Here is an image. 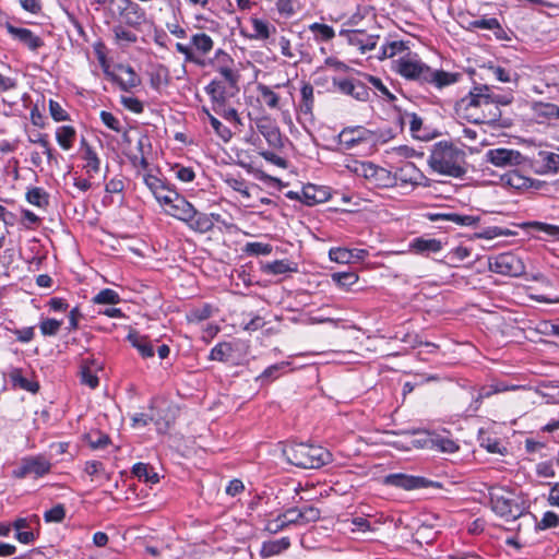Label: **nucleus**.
Returning a JSON list of instances; mask_svg holds the SVG:
<instances>
[{"instance_id":"nucleus-50","label":"nucleus","mask_w":559,"mask_h":559,"mask_svg":"<svg viewBox=\"0 0 559 559\" xmlns=\"http://www.w3.org/2000/svg\"><path fill=\"white\" fill-rule=\"evenodd\" d=\"M88 444L93 449H103L110 443L108 435L102 433L100 431H93L85 436Z\"/></svg>"},{"instance_id":"nucleus-21","label":"nucleus","mask_w":559,"mask_h":559,"mask_svg":"<svg viewBox=\"0 0 559 559\" xmlns=\"http://www.w3.org/2000/svg\"><path fill=\"white\" fill-rule=\"evenodd\" d=\"M144 183L152 191L159 203L168 204L175 191L168 190L162 179L153 175L144 176Z\"/></svg>"},{"instance_id":"nucleus-14","label":"nucleus","mask_w":559,"mask_h":559,"mask_svg":"<svg viewBox=\"0 0 559 559\" xmlns=\"http://www.w3.org/2000/svg\"><path fill=\"white\" fill-rule=\"evenodd\" d=\"M341 142L346 146V148H353L359 143L367 142L371 143L373 138V131L368 130L361 126L358 127H348L343 129L340 133Z\"/></svg>"},{"instance_id":"nucleus-19","label":"nucleus","mask_w":559,"mask_h":559,"mask_svg":"<svg viewBox=\"0 0 559 559\" xmlns=\"http://www.w3.org/2000/svg\"><path fill=\"white\" fill-rule=\"evenodd\" d=\"M302 203L312 206L328 201L331 197L330 190L325 186L308 183L302 187Z\"/></svg>"},{"instance_id":"nucleus-23","label":"nucleus","mask_w":559,"mask_h":559,"mask_svg":"<svg viewBox=\"0 0 559 559\" xmlns=\"http://www.w3.org/2000/svg\"><path fill=\"white\" fill-rule=\"evenodd\" d=\"M145 147L151 148L150 138L145 134H141L136 141V153L127 154L129 160L134 167L140 166L143 169L148 167V162L146 159L147 152Z\"/></svg>"},{"instance_id":"nucleus-47","label":"nucleus","mask_w":559,"mask_h":559,"mask_svg":"<svg viewBox=\"0 0 559 559\" xmlns=\"http://www.w3.org/2000/svg\"><path fill=\"white\" fill-rule=\"evenodd\" d=\"M62 325L61 320L57 319H44L39 322V329L44 336H53L56 335Z\"/></svg>"},{"instance_id":"nucleus-63","label":"nucleus","mask_w":559,"mask_h":559,"mask_svg":"<svg viewBox=\"0 0 559 559\" xmlns=\"http://www.w3.org/2000/svg\"><path fill=\"white\" fill-rule=\"evenodd\" d=\"M193 51L197 50L201 53H206L213 48L211 37H192Z\"/></svg>"},{"instance_id":"nucleus-24","label":"nucleus","mask_w":559,"mask_h":559,"mask_svg":"<svg viewBox=\"0 0 559 559\" xmlns=\"http://www.w3.org/2000/svg\"><path fill=\"white\" fill-rule=\"evenodd\" d=\"M468 31L474 32L477 29L492 31L495 35H506L501 28L500 22L497 17L483 15L469 22Z\"/></svg>"},{"instance_id":"nucleus-39","label":"nucleus","mask_w":559,"mask_h":559,"mask_svg":"<svg viewBox=\"0 0 559 559\" xmlns=\"http://www.w3.org/2000/svg\"><path fill=\"white\" fill-rule=\"evenodd\" d=\"M121 298L117 292L110 288L102 289L93 297V302L97 305H117Z\"/></svg>"},{"instance_id":"nucleus-36","label":"nucleus","mask_w":559,"mask_h":559,"mask_svg":"<svg viewBox=\"0 0 559 559\" xmlns=\"http://www.w3.org/2000/svg\"><path fill=\"white\" fill-rule=\"evenodd\" d=\"M26 200L31 204L41 209H46L49 205V194L39 187L29 189L26 192Z\"/></svg>"},{"instance_id":"nucleus-17","label":"nucleus","mask_w":559,"mask_h":559,"mask_svg":"<svg viewBox=\"0 0 559 559\" xmlns=\"http://www.w3.org/2000/svg\"><path fill=\"white\" fill-rule=\"evenodd\" d=\"M233 90L225 80H213L206 87L205 92L211 97L212 107H221V103L225 104L227 98L233 96Z\"/></svg>"},{"instance_id":"nucleus-43","label":"nucleus","mask_w":559,"mask_h":559,"mask_svg":"<svg viewBox=\"0 0 559 559\" xmlns=\"http://www.w3.org/2000/svg\"><path fill=\"white\" fill-rule=\"evenodd\" d=\"M82 158L86 162L84 168L87 173H98L100 169V159L93 147H86V152L82 154Z\"/></svg>"},{"instance_id":"nucleus-48","label":"nucleus","mask_w":559,"mask_h":559,"mask_svg":"<svg viewBox=\"0 0 559 559\" xmlns=\"http://www.w3.org/2000/svg\"><path fill=\"white\" fill-rule=\"evenodd\" d=\"M416 542L419 544H430L435 540L437 532L431 526L421 524L414 534Z\"/></svg>"},{"instance_id":"nucleus-26","label":"nucleus","mask_w":559,"mask_h":559,"mask_svg":"<svg viewBox=\"0 0 559 559\" xmlns=\"http://www.w3.org/2000/svg\"><path fill=\"white\" fill-rule=\"evenodd\" d=\"M127 340L138 349L143 358H151L154 356V348L147 336L141 335L136 331H131L128 334Z\"/></svg>"},{"instance_id":"nucleus-54","label":"nucleus","mask_w":559,"mask_h":559,"mask_svg":"<svg viewBox=\"0 0 559 559\" xmlns=\"http://www.w3.org/2000/svg\"><path fill=\"white\" fill-rule=\"evenodd\" d=\"M435 440V449L447 452V453H454L459 450V445L451 439L443 438L440 436H433Z\"/></svg>"},{"instance_id":"nucleus-18","label":"nucleus","mask_w":559,"mask_h":559,"mask_svg":"<svg viewBox=\"0 0 559 559\" xmlns=\"http://www.w3.org/2000/svg\"><path fill=\"white\" fill-rule=\"evenodd\" d=\"M167 205H170V215L185 222L186 224L191 221L192 215L195 214V207L183 197H180L177 192L174 193L170 203Z\"/></svg>"},{"instance_id":"nucleus-44","label":"nucleus","mask_w":559,"mask_h":559,"mask_svg":"<svg viewBox=\"0 0 559 559\" xmlns=\"http://www.w3.org/2000/svg\"><path fill=\"white\" fill-rule=\"evenodd\" d=\"M408 49H409V47L406 41H403V40L392 41L382 47V55L379 58L380 59L392 58L395 55H397L402 51L408 50Z\"/></svg>"},{"instance_id":"nucleus-1","label":"nucleus","mask_w":559,"mask_h":559,"mask_svg":"<svg viewBox=\"0 0 559 559\" xmlns=\"http://www.w3.org/2000/svg\"><path fill=\"white\" fill-rule=\"evenodd\" d=\"M455 114L459 118L475 124L495 126L501 118V110L490 102V86L475 85L469 93L456 102Z\"/></svg>"},{"instance_id":"nucleus-2","label":"nucleus","mask_w":559,"mask_h":559,"mask_svg":"<svg viewBox=\"0 0 559 559\" xmlns=\"http://www.w3.org/2000/svg\"><path fill=\"white\" fill-rule=\"evenodd\" d=\"M395 71L405 80L414 81L420 85L430 84L437 88H443L454 84L461 78L460 73L433 70L419 59H414L409 53L395 61Z\"/></svg>"},{"instance_id":"nucleus-32","label":"nucleus","mask_w":559,"mask_h":559,"mask_svg":"<svg viewBox=\"0 0 559 559\" xmlns=\"http://www.w3.org/2000/svg\"><path fill=\"white\" fill-rule=\"evenodd\" d=\"M94 51L105 75L108 76L111 81H118V76L110 71V64L107 58V47L102 40H98L94 44Z\"/></svg>"},{"instance_id":"nucleus-62","label":"nucleus","mask_w":559,"mask_h":559,"mask_svg":"<svg viewBox=\"0 0 559 559\" xmlns=\"http://www.w3.org/2000/svg\"><path fill=\"white\" fill-rule=\"evenodd\" d=\"M506 183L512 188L521 189L526 186L527 178L521 176L518 171H512L502 177Z\"/></svg>"},{"instance_id":"nucleus-61","label":"nucleus","mask_w":559,"mask_h":559,"mask_svg":"<svg viewBox=\"0 0 559 559\" xmlns=\"http://www.w3.org/2000/svg\"><path fill=\"white\" fill-rule=\"evenodd\" d=\"M479 216L462 215L457 213H450V222L461 226H473L479 222Z\"/></svg>"},{"instance_id":"nucleus-33","label":"nucleus","mask_w":559,"mask_h":559,"mask_svg":"<svg viewBox=\"0 0 559 559\" xmlns=\"http://www.w3.org/2000/svg\"><path fill=\"white\" fill-rule=\"evenodd\" d=\"M10 379H11V382L14 386H17L22 390H25L27 392H31V393H37L38 390H39V383L36 382V381H31L28 379H26L23 374H22V370L21 369H13L11 372H10Z\"/></svg>"},{"instance_id":"nucleus-64","label":"nucleus","mask_w":559,"mask_h":559,"mask_svg":"<svg viewBox=\"0 0 559 559\" xmlns=\"http://www.w3.org/2000/svg\"><path fill=\"white\" fill-rule=\"evenodd\" d=\"M480 444L484 447L489 453H500L503 451L500 448V442L497 438L491 437H480Z\"/></svg>"},{"instance_id":"nucleus-55","label":"nucleus","mask_w":559,"mask_h":559,"mask_svg":"<svg viewBox=\"0 0 559 559\" xmlns=\"http://www.w3.org/2000/svg\"><path fill=\"white\" fill-rule=\"evenodd\" d=\"M212 109L215 111V114L219 115L221 117H223L225 120L227 121H234L238 124H241V120L237 114V110L235 108H229L226 106V103L225 104H222L221 103V107L218 109V107H212Z\"/></svg>"},{"instance_id":"nucleus-59","label":"nucleus","mask_w":559,"mask_h":559,"mask_svg":"<svg viewBox=\"0 0 559 559\" xmlns=\"http://www.w3.org/2000/svg\"><path fill=\"white\" fill-rule=\"evenodd\" d=\"M225 182L235 191L241 193L243 197H249L247 182L241 177H227Z\"/></svg>"},{"instance_id":"nucleus-4","label":"nucleus","mask_w":559,"mask_h":559,"mask_svg":"<svg viewBox=\"0 0 559 559\" xmlns=\"http://www.w3.org/2000/svg\"><path fill=\"white\" fill-rule=\"evenodd\" d=\"M287 462L299 468H320L332 462V453L318 444L292 442L283 448Z\"/></svg>"},{"instance_id":"nucleus-8","label":"nucleus","mask_w":559,"mask_h":559,"mask_svg":"<svg viewBox=\"0 0 559 559\" xmlns=\"http://www.w3.org/2000/svg\"><path fill=\"white\" fill-rule=\"evenodd\" d=\"M332 84L338 93L350 96L358 102H368L370 98V88L364 80L352 76H333Z\"/></svg>"},{"instance_id":"nucleus-42","label":"nucleus","mask_w":559,"mask_h":559,"mask_svg":"<svg viewBox=\"0 0 559 559\" xmlns=\"http://www.w3.org/2000/svg\"><path fill=\"white\" fill-rule=\"evenodd\" d=\"M90 360L83 359L81 365V382L88 385L91 389H95L99 384L98 377L93 373L88 366Z\"/></svg>"},{"instance_id":"nucleus-46","label":"nucleus","mask_w":559,"mask_h":559,"mask_svg":"<svg viewBox=\"0 0 559 559\" xmlns=\"http://www.w3.org/2000/svg\"><path fill=\"white\" fill-rule=\"evenodd\" d=\"M282 53L288 58H297V57H309V52L306 50L299 49L297 46L292 45L290 40L286 37H282L281 40Z\"/></svg>"},{"instance_id":"nucleus-52","label":"nucleus","mask_w":559,"mask_h":559,"mask_svg":"<svg viewBox=\"0 0 559 559\" xmlns=\"http://www.w3.org/2000/svg\"><path fill=\"white\" fill-rule=\"evenodd\" d=\"M288 362L286 361H282V362H278V364H275V365H272L270 367H267L261 374L258 379H261V380H267V381H272L274 379H276L281 372L288 367Z\"/></svg>"},{"instance_id":"nucleus-6","label":"nucleus","mask_w":559,"mask_h":559,"mask_svg":"<svg viewBox=\"0 0 559 559\" xmlns=\"http://www.w3.org/2000/svg\"><path fill=\"white\" fill-rule=\"evenodd\" d=\"M489 499L492 511L506 521L519 519L526 509L523 500L514 498L512 492H508L502 488H491L489 490Z\"/></svg>"},{"instance_id":"nucleus-40","label":"nucleus","mask_w":559,"mask_h":559,"mask_svg":"<svg viewBox=\"0 0 559 559\" xmlns=\"http://www.w3.org/2000/svg\"><path fill=\"white\" fill-rule=\"evenodd\" d=\"M496 394L492 383L488 385H483L478 389L477 395L473 397V402L471 403L468 411L477 412L485 399H489Z\"/></svg>"},{"instance_id":"nucleus-38","label":"nucleus","mask_w":559,"mask_h":559,"mask_svg":"<svg viewBox=\"0 0 559 559\" xmlns=\"http://www.w3.org/2000/svg\"><path fill=\"white\" fill-rule=\"evenodd\" d=\"M203 111L207 116V119L214 129L215 133L224 141L228 142L233 133L229 128L225 127L216 117H214L206 108H203Z\"/></svg>"},{"instance_id":"nucleus-15","label":"nucleus","mask_w":559,"mask_h":559,"mask_svg":"<svg viewBox=\"0 0 559 559\" xmlns=\"http://www.w3.org/2000/svg\"><path fill=\"white\" fill-rule=\"evenodd\" d=\"M258 131L264 136L270 146L281 148L284 146L280 128L269 118H261L257 121Z\"/></svg>"},{"instance_id":"nucleus-12","label":"nucleus","mask_w":559,"mask_h":559,"mask_svg":"<svg viewBox=\"0 0 559 559\" xmlns=\"http://www.w3.org/2000/svg\"><path fill=\"white\" fill-rule=\"evenodd\" d=\"M212 66L222 75L223 80L228 83L229 87L237 88L239 74L234 70V59L228 53L218 49L215 58L212 60Z\"/></svg>"},{"instance_id":"nucleus-22","label":"nucleus","mask_w":559,"mask_h":559,"mask_svg":"<svg viewBox=\"0 0 559 559\" xmlns=\"http://www.w3.org/2000/svg\"><path fill=\"white\" fill-rule=\"evenodd\" d=\"M442 247L443 246L441 240L436 238L417 237L414 238L409 243V248L412 251H414L417 254L426 255H428L429 253H437L441 251Z\"/></svg>"},{"instance_id":"nucleus-9","label":"nucleus","mask_w":559,"mask_h":559,"mask_svg":"<svg viewBox=\"0 0 559 559\" xmlns=\"http://www.w3.org/2000/svg\"><path fill=\"white\" fill-rule=\"evenodd\" d=\"M383 484L386 486H392L404 490L441 487V484L438 481H433L421 476L407 475L404 473H393L384 476Z\"/></svg>"},{"instance_id":"nucleus-31","label":"nucleus","mask_w":559,"mask_h":559,"mask_svg":"<svg viewBox=\"0 0 559 559\" xmlns=\"http://www.w3.org/2000/svg\"><path fill=\"white\" fill-rule=\"evenodd\" d=\"M150 83L151 86L156 91L160 90L162 86L168 85V68L163 64L154 66L150 72Z\"/></svg>"},{"instance_id":"nucleus-53","label":"nucleus","mask_w":559,"mask_h":559,"mask_svg":"<svg viewBox=\"0 0 559 559\" xmlns=\"http://www.w3.org/2000/svg\"><path fill=\"white\" fill-rule=\"evenodd\" d=\"M535 111L539 117L551 118L559 117V107L550 103H538L535 105Z\"/></svg>"},{"instance_id":"nucleus-10","label":"nucleus","mask_w":559,"mask_h":559,"mask_svg":"<svg viewBox=\"0 0 559 559\" xmlns=\"http://www.w3.org/2000/svg\"><path fill=\"white\" fill-rule=\"evenodd\" d=\"M50 469L51 463L45 456H27L22 459L20 466L13 469L12 475L15 478H24L28 475L38 478L48 474Z\"/></svg>"},{"instance_id":"nucleus-7","label":"nucleus","mask_w":559,"mask_h":559,"mask_svg":"<svg viewBox=\"0 0 559 559\" xmlns=\"http://www.w3.org/2000/svg\"><path fill=\"white\" fill-rule=\"evenodd\" d=\"M489 270L506 276H520L525 272L522 260L512 252H503L488 258Z\"/></svg>"},{"instance_id":"nucleus-28","label":"nucleus","mask_w":559,"mask_h":559,"mask_svg":"<svg viewBox=\"0 0 559 559\" xmlns=\"http://www.w3.org/2000/svg\"><path fill=\"white\" fill-rule=\"evenodd\" d=\"M265 274L280 275L288 272H297V264L288 260H275L261 266Z\"/></svg>"},{"instance_id":"nucleus-30","label":"nucleus","mask_w":559,"mask_h":559,"mask_svg":"<svg viewBox=\"0 0 559 559\" xmlns=\"http://www.w3.org/2000/svg\"><path fill=\"white\" fill-rule=\"evenodd\" d=\"M116 68L119 71H122L128 75V78L126 80L118 76V81H115L116 83L119 84L121 90L129 91L130 88H133V87H136L138 85H140L141 80L131 66H126V64L119 63L116 66Z\"/></svg>"},{"instance_id":"nucleus-25","label":"nucleus","mask_w":559,"mask_h":559,"mask_svg":"<svg viewBox=\"0 0 559 559\" xmlns=\"http://www.w3.org/2000/svg\"><path fill=\"white\" fill-rule=\"evenodd\" d=\"M314 107V95L313 86L309 82H302L300 87V102L298 104V110L305 115L312 117Z\"/></svg>"},{"instance_id":"nucleus-20","label":"nucleus","mask_w":559,"mask_h":559,"mask_svg":"<svg viewBox=\"0 0 559 559\" xmlns=\"http://www.w3.org/2000/svg\"><path fill=\"white\" fill-rule=\"evenodd\" d=\"M221 215L219 214H206L199 212L195 209V214L192 215L191 221L187 223L189 228L192 230L204 234L213 229L214 222H219Z\"/></svg>"},{"instance_id":"nucleus-11","label":"nucleus","mask_w":559,"mask_h":559,"mask_svg":"<svg viewBox=\"0 0 559 559\" xmlns=\"http://www.w3.org/2000/svg\"><path fill=\"white\" fill-rule=\"evenodd\" d=\"M485 158L486 162L502 168L521 165L525 159L519 151L503 147L488 150Z\"/></svg>"},{"instance_id":"nucleus-49","label":"nucleus","mask_w":559,"mask_h":559,"mask_svg":"<svg viewBox=\"0 0 559 559\" xmlns=\"http://www.w3.org/2000/svg\"><path fill=\"white\" fill-rule=\"evenodd\" d=\"M559 525V515L552 511H547L544 513L542 520L536 522L535 530L543 531L547 528L557 527Z\"/></svg>"},{"instance_id":"nucleus-37","label":"nucleus","mask_w":559,"mask_h":559,"mask_svg":"<svg viewBox=\"0 0 559 559\" xmlns=\"http://www.w3.org/2000/svg\"><path fill=\"white\" fill-rule=\"evenodd\" d=\"M233 352L234 348L230 343L221 342L212 348L210 359L226 362L231 358Z\"/></svg>"},{"instance_id":"nucleus-45","label":"nucleus","mask_w":559,"mask_h":559,"mask_svg":"<svg viewBox=\"0 0 559 559\" xmlns=\"http://www.w3.org/2000/svg\"><path fill=\"white\" fill-rule=\"evenodd\" d=\"M329 257L337 263H350L354 259V251L346 248H331Z\"/></svg>"},{"instance_id":"nucleus-13","label":"nucleus","mask_w":559,"mask_h":559,"mask_svg":"<svg viewBox=\"0 0 559 559\" xmlns=\"http://www.w3.org/2000/svg\"><path fill=\"white\" fill-rule=\"evenodd\" d=\"M120 12L121 20L130 25L138 26L145 20V12L139 3L132 0H115Z\"/></svg>"},{"instance_id":"nucleus-5","label":"nucleus","mask_w":559,"mask_h":559,"mask_svg":"<svg viewBox=\"0 0 559 559\" xmlns=\"http://www.w3.org/2000/svg\"><path fill=\"white\" fill-rule=\"evenodd\" d=\"M320 515V510L313 506L289 508L278 514L276 519L267 521L264 531L270 534H276L289 525H305L317 522Z\"/></svg>"},{"instance_id":"nucleus-29","label":"nucleus","mask_w":559,"mask_h":559,"mask_svg":"<svg viewBox=\"0 0 559 559\" xmlns=\"http://www.w3.org/2000/svg\"><path fill=\"white\" fill-rule=\"evenodd\" d=\"M132 474L139 479L147 484H157L159 481L158 474L146 463L139 462L133 465Z\"/></svg>"},{"instance_id":"nucleus-3","label":"nucleus","mask_w":559,"mask_h":559,"mask_svg":"<svg viewBox=\"0 0 559 559\" xmlns=\"http://www.w3.org/2000/svg\"><path fill=\"white\" fill-rule=\"evenodd\" d=\"M466 154L463 150L447 141L433 145L428 164L432 170L454 178L466 174Z\"/></svg>"},{"instance_id":"nucleus-56","label":"nucleus","mask_w":559,"mask_h":559,"mask_svg":"<svg viewBox=\"0 0 559 559\" xmlns=\"http://www.w3.org/2000/svg\"><path fill=\"white\" fill-rule=\"evenodd\" d=\"M246 252L251 255H267L272 252V246L263 242H248Z\"/></svg>"},{"instance_id":"nucleus-34","label":"nucleus","mask_w":559,"mask_h":559,"mask_svg":"<svg viewBox=\"0 0 559 559\" xmlns=\"http://www.w3.org/2000/svg\"><path fill=\"white\" fill-rule=\"evenodd\" d=\"M361 76L366 84L369 83L378 92L376 95L384 98L389 103H392L396 99L395 95L389 91L381 79L367 73L361 74Z\"/></svg>"},{"instance_id":"nucleus-51","label":"nucleus","mask_w":559,"mask_h":559,"mask_svg":"<svg viewBox=\"0 0 559 559\" xmlns=\"http://www.w3.org/2000/svg\"><path fill=\"white\" fill-rule=\"evenodd\" d=\"M66 518V508L63 504L58 503L51 509L44 513V520L46 522L61 523Z\"/></svg>"},{"instance_id":"nucleus-58","label":"nucleus","mask_w":559,"mask_h":559,"mask_svg":"<svg viewBox=\"0 0 559 559\" xmlns=\"http://www.w3.org/2000/svg\"><path fill=\"white\" fill-rule=\"evenodd\" d=\"M49 112L51 118L57 122L70 119L68 112L62 108V106L57 100L53 99L49 100Z\"/></svg>"},{"instance_id":"nucleus-35","label":"nucleus","mask_w":559,"mask_h":559,"mask_svg":"<svg viewBox=\"0 0 559 559\" xmlns=\"http://www.w3.org/2000/svg\"><path fill=\"white\" fill-rule=\"evenodd\" d=\"M76 131L72 126L59 127L56 131V140L63 150H70L75 141Z\"/></svg>"},{"instance_id":"nucleus-60","label":"nucleus","mask_w":559,"mask_h":559,"mask_svg":"<svg viewBox=\"0 0 559 559\" xmlns=\"http://www.w3.org/2000/svg\"><path fill=\"white\" fill-rule=\"evenodd\" d=\"M259 91L261 93V96L264 100V103L271 107L276 108L278 106L280 97L276 93H274L269 86L260 85Z\"/></svg>"},{"instance_id":"nucleus-27","label":"nucleus","mask_w":559,"mask_h":559,"mask_svg":"<svg viewBox=\"0 0 559 559\" xmlns=\"http://www.w3.org/2000/svg\"><path fill=\"white\" fill-rule=\"evenodd\" d=\"M290 547V538L282 537L275 540L263 542L260 550V556L262 558H269L273 556H277Z\"/></svg>"},{"instance_id":"nucleus-57","label":"nucleus","mask_w":559,"mask_h":559,"mask_svg":"<svg viewBox=\"0 0 559 559\" xmlns=\"http://www.w3.org/2000/svg\"><path fill=\"white\" fill-rule=\"evenodd\" d=\"M531 228L546 233L548 236L559 239V226L543 223V222H531L527 224Z\"/></svg>"},{"instance_id":"nucleus-16","label":"nucleus","mask_w":559,"mask_h":559,"mask_svg":"<svg viewBox=\"0 0 559 559\" xmlns=\"http://www.w3.org/2000/svg\"><path fill=\"white\" fill-rule=\"evenodd\" d=\"M32 523H39V519L37 515H33L32 518H17L13 521L12 527L16 531L15 538L22 544H31L35 540L36 535L31 530Z\"/></svg>"},{"instance_id":"nucleus-41","label":"nucleus","mask_w":559,"mask_h":559,"mask_svg":"<svg viewBox=\"0 0 559 559\" xmlns=\"http://www.w3.org/2000/svg\"><path fill=\"white\" fill-rule=\"evenodd\" d=\"M332 281L342 288H349L358 281V275L354 272H336L331 275Z\"/></svg>"}]
</instances>
